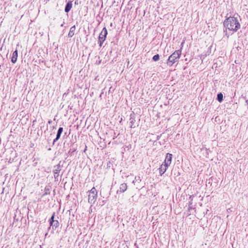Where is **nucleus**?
I'll return each instance as SVG.
<instances>
[{
    "label": "nucleus",
    "mask_w": 248,
    "mask_h": 248,
    "mask_svg": "<svg viewBox=\"0 0 248 248\" xmlns=\"http://www.w3.org/2000/svg\"><path fill=\"white\" fill-rule=\"evenodd\" d=\"M159 59V55L158 54L155 55L153 57V60L155 62L158 61Z\"/></svg>",
    "instance_id": "ddd939ff"
},
{
    "label": "nucleus",
    "mask_w": 248,
    "mask_h": 248,
    "mask_svg": "<svg viewBox=\"0 0 248 248\" xmlns=\"http://www.w3.org/2000/svg\"><path fill=\"white\" fill-rule=\"evenodd\" d=\"M55 213H53L52 217H51L50 219H49V224L50 226H53V223H55L54 220V217H55Z\"/></svg>",
    "instance_id": "9b49d317"
},
{
    "label": "nucleus",
    "mask_w": 248,
    "mask_h": 248,
    "mask_svg": "<svg viewBox=\"0 0 248 248\" xmlns=\"http://www.w3.org/2000/svg\"><path fill=\"white\" fill-rule=\"evenodd\" d=\"M224 27L229 31L236 32L240 29L241 25L237 17L230 16L226 18L223 23Z\"/></svg>",
    "instance_id": "f257e3e1"
},
{
    "label": "nucleus",
    "mask_w": 248,
    "mask_h": 248,
    "mask_svg": "<svg viewBox=\"0 0 248 248\" xmlns=\"http://www.w3.org/2000/svg\"><path fill=\"white\" fill-rule=\"evenodd\" d=\"M62 131H63V128L62 127H60L59 128V129H58V133H61L62 134Z\"/></svg>",
    "instance_id": "dca6fc26"
},
{
    "label": "nucleus",
    "mask_w": 248,
    "mask_h": 248,
    "mask_svg": "<svg viewBox=\"0 0 248 248\" xmlns=\"http://www.w3.org/2000/svg\"><path fill=\"white\" fill-rule=\"evenodd\" d=\"M223 95L222 93H219L217 94V100L221 102L223 100Z\"/></svg>",
    "instance_id": "f8f14e48"
},
{
    "label": "nucleus",
    "mask_w": 248,
    "mask_h": 248,
    "mask_svg": "<svg viewBox=\"0 0 248 248\" xmlns=\"http://www.w3.org/2000/svg\"><path fill=\"white\" fill-rule=\"evenodd\" d=\"M181 55V49L175 50L169 57L167 60L168 65L171 66L175 62L178 61Z\"/></svg>",
    "instance_id": "f03ea898"
},
{
    "label": "nucleus",
    "mask_w": 248,
    "mask_h": 248,
    "mask_svg": "<svg viewBox=\"0 0 248 248\" xmlns=\"http://www.w3.org/2000/svg\"><path fill=\"white\" fill-rule=\"evenodd\" d=\"M169 166V165L164 163L160 166V168H159V170L161 175L165 172Z\"/></svg>",
    "instance_id": "39448f33"
},
{
    "label": "nucleus",
    "mask_w": 248,
    "mask_h": 248,
    "mask_svg": "<svg viewBox=\"0 0 248 248\" xmlns=\"http://www.w3.org/2000/svg\"><path fill=\"white\" fill-rule=\"evenodd\" d=\"M17 56H18V51H17V50H16L13 52L12 57L11 58V61L13 63H15L16 62Z\"/></svg>",
    "instance_id": "6e6552de"
},
{
    "label": "nucleus",
    "mask_w": 248,
    "mask_h": 248,
    "mask_svg": "<svg viewBox=\"0 0 248 248\" xmlns=\"http://www.w3.org/2000/svg\"><path fill=\"white\" fill-rule=\"evenodd\" d=\"M108 34V31L106 27H104L99 36V44L100 46H102V44L106 40L107 35Z\"/></svg>",
    "instance_id": "20e7f679"
},
{
    "label": "nucleus",
    "mask_w": 248,
    "mask_h": 248,
    "mask_svg": "<svg viewBox=\"0 0 248 248\" xmlns=\"http://www.w3.org/2000/svg\"><path fill=\"white\" fill-rule=\"evenodd\" d=\"M127 189V186L126 183H123L120 185L119 189L117 190V193H124Z\"/></svg>",
    "instance_id": "0eeeda50"
},
{
    "label": "nucleus",
    "mask_w": 248,
    "mask_h": 248,
    "mask_svg": "<svg viewBox=\"0 0 248 248\" xmlns=\"http://www.w3.org/2000/svg\"><path fill=\"white\" fill-rule=\"evenodd\" d=\"M75 30H76V26H75V25H74V26H72L70 29L69 32L68 33L69 37H71L74 35Z\"/></svg>",
    "instance_id": "9d476101"
},
{
    "label": "nucleus",
    "mask_w": 248,
    "mask_h": 248,
    "mask_svg": "<svg viewBox=\"0 0 248 248\" xmlns=\"http://www.w3.org/2000/svg\"><path fill=\"white\" fill-rule=\"evenodd\" d=\"M59 225V221L58 220H56L55 221V223H53V225L55 227V228H56L57 227H58Z\"/></svg>",
    "instance_id": "2eb2a0df"
},
{
    "label": "nucleus",
    "mask_w": 248,
    "mask_h": 248,
    "mask_svg": "<svg viewBox=\"0 0 248 248\" xmlns=\"http://www.w3.org/2000/svg\"><path fill=\"white\" fill-rule=\"evenodd\" d=\"M97 197V192L94 187H93L89 191L88 194V202L91 204H93Z\"/></svg>",
    "instance_id": "7ed1b4c3"
},
{
    "label": "nucleus",
    "mask_w": 248,
    "mask_h": 248,
    "mask_svg": "<svg viewBox=\"0 0 248 248\" xmlns=\"http://www.w3.org/2000/svg\"><path fill=\"white\" fill-rule=\"evenodd\" d=\"M61 133L57 132V137H56V138L54 140V141H53L54 142H56L60 139V138L61 137Z\"/></svg>",
    "instance_id": "4468645a"
},
{
    "label": "nucleus",
    "mask_w": 248,
    "mask_h": 248,
    "mask_svg": "<svg viewBox=\"0 0 248 248\" xmlns=\"http://www.w3.org/2000/svg\"><path fill=\"white\" fill-rule=\"evenodd\" d=\"M72 7V2L71 1H68L65 7V12L67 13L71 9Z\"/></svg>",
    "instance_id": "1a4fd4ad"
},
{
    "label": "nucleus",
    "mask_w": 248,
    "mask_h": 248,
    "mask_svg": "<svg viewBox=\"0 0 248 248\" xmlns=\"http://www.w3.org/2000/svg\"><path fill=\"white\" fill-rule=\"evenodd\" d=\"M185 43V41H183L182 43H181V48L180 49H181V50H182V48L183 47V46H184V44Z\"/></svg>",
    "instance_id": "f3484780"
},
{
    "label": "nucleus",
    "mask_w": 248,
    "mask_h": 248,
    "mask_svg": "<svg viewBox=\"0 0 248 248\" xmlns=\"http://www.w3.org/2000/svg\"><path fill=\"white\" fill-rule=\"evenodd\" d=\"M172 159V154L170 153H167L166 155V156L165 159L164 161V163L170 166L171 164Z\"/></svg>",
    "instance_id": "423d86ee"
}]
</instances>
